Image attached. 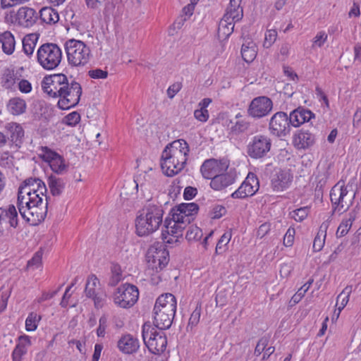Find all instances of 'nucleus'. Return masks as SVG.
I'll return each instance as SVG.
<instances>
[{"mask_svg":"<svg viewBox=\"0 0 361 361\" xmlns=\"http://www.w3.org/2000/svg\"><path fill=\"white\" fill-rule=\"evenodd\" d=\"M45 183L38 178L25 179L18 188V208L21 216L27 222L34 224L37 220H43L47 212L49 197L47 195Z\"/></svg>","mask_w":361,"mask_h":361,"instance_id":"f257e3e1","label":"nucleus"},{"mask_svg":"<svg viewBox=\"0 0 361 361\" xmlns=\"http://www.w3.org/2000/svg\"><path fill=\"white\" fill-rule=\"evenodd\" d=\"M190 152L189 145L183 139L169 144L161 154V166L164 173L173 176L185 166Z\"/></svg>","mask_w":361,"mask_h":361,"instance_id":"f03ea898","label":"nucleus"},{"mask_svg":"<svg viewBox=\"0 0 361 361\" xmlns=\"http://www.w3.org/2000/svg\"><path fill=\"white\" fill-rule=\"evenodd\" d=\"M163 214L161 204L149 203L145 205L135 221L137 234L144 236L157 231L162 223Z\"/></svg>","mask_w":361,"mask_h":361,"instance_id":"7ed1b4c3","label":"nucleus"},{"mask_svg":"<svg viewBox=\"0 0 361 361\" xmlns=\"http://www.w3.org/2000/svg\"><path fill=\"white\" fill-rule=\"evenodd\" d=\"M37 61L47 71L56 69L62 61L61 49L55 43L47 42L38 48L36 54Z\"/></svg>","mask_w":361,"mask_h":361,"instance_id":"20e7f679","label":"nucleus"},{"mask_svg":"<svg viewBox=\"0 0 361 361\" xmlns=\"http://www.w3.org/2000/svg\"><path fill=\"white\" fill-rule=\"evenodd\" d=\"M64 47L68 62L71 66H84L89 62L90 49L83 42L71 39L65 42Z\"/></svg>","mask_w":361,"mask_h":361,"instance_id":"39448f33","label":"nucleus"},{"mask_svg":"<svg viewBox=\"0 0 361 361\" xmlns=\"http://www.w3.org/2000/svg\"><path fill=\"white\" fill-rule=\"evenodd\" d=\"M348 190L345 187L344 182L338 181L334 185L330 191V200L332 205L331 214L337 213L339 215L346 212L353 203L355 197L353 195L352 199L347 200Z\"/></svg>","mask_w":361,"mask_h":361,"instance_id":"423d86ee","label":"nucleus"},{"mask_svg":"<svg viewBox=\"0 0 361 361\" xmlns=\"http://www.w3.org/2000/svg\"><path fill=\"white\" fill-rule=\"evenodd\" d=\"M82 95V87L74 80L68 82L67 88L65 87L61 94H58L59 98L57 105L63 110L75 107L80 102Z\"/></svg>","mask_w":361,"mask_h":361,"instance_id":"0eeeda50","label":"nucleus"},{"mask_svg":"<svg viewBox=\"0 0 361 361\" xmlns=\"http://www.w3.org/2000/svg\"><path fill=\"white\" fill-rule=\"evenodd\" d=\"M139 298L137 286L125 283L118 287L114 294L115 304L122 308H130L133 306Z\"/></svg>","mask_w":361,"mask_h":361,"instance_id":"6e6552de","label":"nucleus"},{"mask_svg":"<svg viewBox=\"0 0 361 361\" xmlns=\"http://www.w3.org/2000/svg\"><path fill=\"white\" fill-rule=\"evenodd\" d=\"M142 334L143 341L149 350L154 348L158 352H163L165 350L167 344L166 336L157 332L149 322L142 326Z\"/></svg>","mask_w":361,"mask_h":361,"instance_id":"1a4fd4ad","label":"nucleus"},{"mask_svg":"<svg viewBox=\"0 0 361 361\" xmlns=\"http://www.w3.org/2000/svg\"><path fill=\"white\" fill-rule=\"evenodd\" d=\"M271 147V139L266 135H255L247 146V153L252 159H261L267 156Z\"/></svg>","mask_w":361,"mask_h":361,"instance_id":"9d476101","label":"nucleus"},{"mask_svg":"<svg viewBox=\"0 0 361 361\" xmlns=\"http://www.w3.org/2000/svg\"><path fill=\"white\" fill-rule=\"evenodd\" d=\"M68 78L63 73L53 74L45 76L42 82V87L49 96L57 98L64 88L68 87Z\"/></svg>","mask_w":361,"mask_h":361,"instance_id":"9b49d317","label":"nucleus"},{"mask_svg":"<svg viewBox=\"0 0 361 361\" xmlns=\"http://www.w3.org/2000/svg\"><path fill=\"white\" fill-rule=\"evenodd\" d=\"M199 211V206L195 202L181 203L171 209L170 215L176 219V224H190Z\"/></svg>","mask_w":361,"mask_h":361,"instance_id":"f8f14e48","label":"nucleus"},{"mask_svg":"<svg viewBox=\"0 0 361 361\" xmlns=\"http://www.w3.org/2000/svg\"><path fill=\"white\" fill-rule=\"evenodd\" d=\"M273 108L271 99L266 96L254 98L250 103L247 112L253 118H262L267 116Z\"/></svg>","mask_w":361,"mask_h":361,"instance_id":"ddd939ff","label":"nucleus"},{"mask_svg":"<svg viewBox=\"0 0 361 361\" xmlns=\"http://www.w3.org/2000/svg\"><path fill=\"white\" fill-rule=\"evenodd\" d=\"M289 116L285 112L275 113L271 118L269 123V130L271 134L277 137L287 135L290 131L292 124L289 122Z\"/></svg>","mask_w":361,"mask_h":361,"instance_id":"4468645a","label":"nucleus"},{"mask_svg":"<svg viewBox=\"0 0 361 361\" xmlns=\"http://www.w3.org/2000/svg\"><path fill=\"white\" fill-rule=\"evenodd\" d=\"M228 166L229 161L226 159H209L203 162L200 171L204 178L212 180L215 176L226 172Z\"/></svg>","mask_w":361,"mask_h":361,"instance_id":"2eb2a0df","label":"nucleus"},{"mask_svg":"<svg viewBox=\"0 0 361 361\" xmlns=\"http://www.w3.org/2000/svg\"><path fill=\"white\" fill-rule=\"evenodd\" d=\"M315 129H302L297 130L293 136V145L298 150H306L312 147L317 141Z\"/></svg>","mask_w":361,"mask_h":361,"instance_id":"dca6fc26","label":"nucleus"},{"mask_svg":"<svg viewBox=\"0 0 361 361\" xmlns=\"http://www.w3.org/2000/svg\"><path fill=\"white\" fill-rule=\"evenodd\" d=\"M146 257L149 267L157 273L162 271L170 260L169 250H147Z\"/></svg>","mask_w":361,"mask_h":361,"instance_id":"f3484780","label":"nucleus"},{"mask_svg":"<svg viewBox=\"0 0 361 361\" xmlns=\"http://www.w3.org/2000/svg\"><path fill=\"white\" fill-rule=\"evenodd\" d=\"M259 184L257 176L249 173L240 186L231 194L233 198L243 199L254 195L259 190Z\"/></svg>","mask_w":361,"mask_h":361,"instance_id":"a211bd4d","label":"nucleus"},{"mask_svg":"<svg viewBox=\"0 0 361 361\" xmlns=\"http://www.w3.org/2000/svg\"><path fill=\"white\" fill-rule=\"evenodd\" d=\"M293 176L288 170L279 169L271 176V185L274 191L280 192L287 189L292 182Z\"/></svg>","mask_w":361,"mask_h":361,"instance_id":"6ab92c4d","label":"nucleus"},{"mask_svg":"<svg viewBox=\"0 0 361 361\" xmlns=\"http://www.w3.org/2000/svg\"><path fill=\"white\" fill-rule=\"evenodd\" d=\"M7 140L11 142L12 146L20 148L23 143L25 132L19 123L15 122L8 123L5 126Z\"/></svg>","mask_w":361,"mask_h":361,"instance_id":"aec40b11","label":"nucleus"},{"mask_svg":"<svg viewBox=\"0 0 361 361\" xmlns=\"http://www.w3.org/2000/svg\"><path fill=\"white\" fill-rule=\"evenodd\" d=\"M164 312L169 314L175 316L176 311V299L171 293L161 295L156 300L154 310Z\"/></svg>","mask_w":361,"mask_h":361,"instance_id":"412c9836","label":"nucleus"},{"mask_svg":"<svg viewBox=\"0 0 361 361\" xmlns=\"http://www.w3.org/2000/svg\"><path fill=\"white\" fill-rule=\"evenodd\" d=\"M289 118V122L292 126L298 128L306 122H310L312 118H314L315 115L310 110L299 106L290 113Z\"/></svg>","mask_w":361,"mask_h":361,"instance_id":"4be33fe9","label":"nucleus"},{"mask_svg":"<svg viewBox=\"0 0 361 361\" xmlns=\"http://www.w3.org/2000/svg\"><path fill=\"white\" fill-rule=\"evenodd\" d=\"M16 19L18 25L29 27L35 23L37 14L33 8L24 6L18 9L16 15Z\"/></svg>","mask_w":361,"mask_h":361,"instance_id":"5701e85b","label":"nucleus"},{"mask_svg":"<svg viewBox=\"0 0 361 361\" xmlns=\"http://www.w3.org/2000/svg\"><path fill=\"white\" fill-rule=\"evenodd\" d=\"M235 173L231 171L226 173L223 172L212 178L210 187L214 190H221L232 185L235 182Z\"/></svg>","mask_w":361,"mask_h":361,"instance_id":"b1692460","label":"nucleus"},{"mask_svg":"<svg viewBox=\"0 0 361 361\" xmlns=\"http://www.w3.org/2000/svg\"><path fill=\"white\" fill-rule=\"evenodd\" d=\"M117 347L124 354H133L137 351L138 340L130 334L123 335L117 343Z\"/></svg>","mask_w":361,"mask_h":361,"instance_id":"393cba45","label":"nucleus"},{"mask_svg":"<svg viewBox=\"0 0 361 361\" xmlns=\"http://www.w3.org/2000/svg\"><path fill=\"white\" fill-rule=\"evenodd\" d=\"M30 345L31 341L29 336H20L18 338V343L11 354L12 361H22V357L27 353V348Z\"/></svg>","mask_w":361,"mask_h":361,"instance_id":"a878e982","label":"nucleus"},{"mask_svg":"<svg viewBox=\"0 0 361 361\" xmlns=\"http://www.w3.org/2000/svg\"><path fill=\"white\" fill-rule=\"evenodd\" d=\"M175 316L161 312L159 310H153V324L154 326L161 330L169 329L173 322Z\"/></svg>","mask_w":361,"mask_h":361,"instance_id":"bb28decb","label":"nucleus"},{"mask_svg":"<svg viewBox=\"0 0 361 361\" xmlns=\"http://www.w3.org/2000/svg\"><path fill=\"white\" fill-rule=\"evenodd\" d=\"M0 43L2 50L6 54L11 55L13 53L16 41L13 35L10 31L0 32Z\"/></svg>","mask_w":361,"mask_h":361,"instance_id":"cd10ccee","label":"nucleus"},{"mask_svg":"<svg viewBox=\"0 0 361 361\" xmlns=\"http://www.w3.org/2000/svg\"><path fill=\"white\" fill-rule=\"evenodd\" d=\"M225 18L229 19L231 22L235 23L242 20L243 17V9L240 4L229 3L224 15Z\"/></svg>","mask_w":361,"mask_h":361,"instance_id":"c85d7f7f","label":"nucleus"},{"mask_svg":"<svg viewBox=\"0 0 361 361\" xmlns=\"http://www.w3.org/2000/svg\"><path fill=\"white\" fill-rule=\"evenodd\" d=\"M235 23L231 22L229 19L222 17L219 23L217 35L220 40H225L233 33Z\"/></svg>","mask_w":361,"mask_h":361,"instance_id":"c756f323","label":"nucleus"},{"mask_svg":"<svg viewBox=\"0 0 361 361\" xmlns=\"http://www.w3.org/2000/svg\"><path fill=\"white\" fill-rule=\"evenodd\" d=\"M47 183L53 196H60L66 186L64 179L54 175L49 176Z\"/></svg>","mask_w":361,"mask_h":361,"instance_id":"7c9ffc66","label":"nucleus"},{"mask_svg":"<svg viewBox=\"0 0 361 361\" xmlns=\"http://www.w3.org/2000/svg\"><path fill=\"white\" fill-rule=\"evenodd\" d=\"M26 107L25 101L20 97L11 98L7 104L8 111L14 116H18L25 113Z\"/></svg>","mask_w":361,"mask_h":361,"instance_id":"2f4dec72","label":"nucleus"},{"mask_svg":"<svg viewBox=\"0 0 361 361\" xmlns=\"http://www.w3.org/2000/svg\"><path fill=\"white\" fill-rule=\"evenodd\" d=\"M176 219H166L164 221V226L167 228L168 234L171 233L172 236L179 238L182 237V231L185 228L187 224H176Z\"/></svg>","mask_w":361,"mask_h":361,"instance_id":"473e14b6","label":"nucleus"},{"mask_svg":"<svg viewBox=\"0 0 361 361\" xmlns=\"http://www.w3.org/2000/svg\"><path fill=\"white\" fill-rule=\"evenodd\" d=\"M41 20L47 24H54L59 20L58 12L51 7H44L40 11Z\"/></svg>","mask_w":361,"mask_h":361,"instance_id":"72a5a7b5","label":"nucleus"},{"mask_svg":"<svg viewBox=\"0 0 361 361\" xmlns=\"http://www.w3.org/2000/svg\"><path fill=\"white\" fill-rule=\"evenodd\" d=\"M241 55L245 62H252L257 56L255 44L253 42H249L247 44H243L241 47Z\"/></svg>","mask_w":361,"mask_h":361,"instance_id":"f704fd0d","label":"nucleus"},{"mask_svg":"<svg viewBox=\"0 0 361 361\" xmlns=\"http://www.w3.org/2000/svg\"><path fill=\"white\" fill-rule=\"evenodd\" d=\"M230 123L232 124L230 128V131L235 135H238L246 132L250 127V123L247 119H240L238 121L231 120Z\"/></svg>","mask_w":361,"mask_h":361,"instance_id":"c9c22d12","label":"nucleus"},{"mask_svg":"<svg viewBox=\"0 0 361 361\" xmlns=\"http://www.w3.org/2000/svg\"><path fill=\"white\" fill-rule=\"evenodd\" d=\"M37 39L38 37L35 34L28 35L23 38V50L27 56L32 55Z\"/></svg>","mask_w":361,"mask_h":361,"instance_id":"e433bc0d","label":"nucleus"},{"mask_svg":"<svg viewBox=\"0 0 361 361\" xmlns=\"http://www.w3.org/2000/svg\"><path fill=\"white\" fill-rule=\"evenodd\" d=\"M348 216V219H343L338 227L336 231V235L338 237H343L345 235L351 228L353 222L355 219V212H350Z\"/></svg>","mask_w":361,"mask_h":361,"instance_id":"4c0bfd02","label":"nucleus"},{"mask_svg":"<svg viewBox=\"0 0 361 361\" xmlns=\"http://www.w3.org/2000/svg\"><path fill=\"white\" fill-rule=\"evenodd\" d=\"M5 209L4 213V220L5 218L8 219V224L11 227L16 228L18 225V212L14 205L11 204L7 209Z\"/></svg>","mask_w":361,"mask_h":361,"instance_id":"58836bf2","label":"nucleus"},{"mask_svg":"<svg viewBox=\"0 0 361 361\" xmlns=\"http://www.w3.org/2000/svg\"><path fill=\"white\" fill-rule=\"evenodd\" d=\"M111 276L109 281V286H116L122 279V271L121 266L115 262L111 265Z\"/></svg>","mask_w":361,"mask_h":361,"instance_id":"ea45409f","label":"nucleus"},{"mask_svg":"<svg viewBox=\"0 0 361 361\" xmlns=\"http://www.w3.org/2000/svg\"><path fill=\"white\" fill-rule=\"evenodd\" d=\"M201 304L198 302L190 317L188 324L186 327V331L188 332L191 331L193 327L196 326L198 324L201 316Z\"/></svg>","mask_w":361,"mask_h":361,"instance_id":"a19ab883","label":"nucleus"},{"mask_svg":"<svg viewBox=\"0 0 361 361\" xmlns=\"http://www.w3.org/2000/svg\"><path fill=\"white\" fill-rule=\"evenodd\" d=\"M55 159L51 161L49 166L51 170L58 174H62L66 169L64 160L59 154H54Z\"/></svg>","mask_w":361,"mask_h":361,"instance_id":"79ce46f5","label":"nucleus"},{"mask_svg":"<svg viewBox=\"0 0 361 361\" xmlns=\"http://www.w3.org/2000/svg\"><path fill=\"white\" fill-rule=\"evenodd\" d=\"M352 286H347L337 297L336 305L340 302L338 310L341 312L347 305L350 293H352Z\"/></svg>","mask_w":361,"mask_h":361,"instance_id":"37998d69","label":"nucleus"},{"mask_svg":"<svg viewBox=\"0 0 361 361\" xmlns=\"http://www.w3.org/2000/svg\"><path fill=\"white\" fill-rule=\"evenodd\" d=\"M99 283L97 277L94 274L90 275L87 281L85 293L87 298L94 296L95 288Z\"/></svg>","mask_w":361,"mask_h":361,"instance_id":"c03bdc74","label":"nucleus"},{"mask_svg":"<svg viewBox=\"0 0 361 361\" xmlns=\"http://www.w3.org/2000/svg\"><path fill=\"white\" fill-rule=\"evenodd\" d=\"M41 317L35 312H30L25 320V329L27 331H35L40 321Z\"/></svg>","mask_w":361,"mask_h":361,"instance_id":"a18cd8bd","label":"nucleus"},{"mask_svg":"<svg viewBox=\"0 0 361 361\" xmlns=\"http://www.w3.org/2000/svg\"><path fill=\"white\" fill-rule=\"evenodd\" d=\"M310 211V207L308 206L302 207L299 209H295L290 213L291 218L294 219L296 221L302 222L307 218Z\"/></svg>","mask_w":361,"mask_h":361,"instance_id":"49530a36","label":"nucleus"},{"mask_svg":"<svg viewBox=\"0 0 361 361\" xmlns=\"http://www.w3.org/2000/svg\"><path fill=\"white\" fill-rule=\"evenodd\" d=\"M16 82V76L13 71L7 70L2 78L3 86L6 89L11 88Z\"/></svg>","mask_w":361,"mask_h":361,"instance_id":"de8ad7c7","label":"nucleus"},{"mask_svg":"<svg viewBox=\"0 0 361 361\" xmlns=\"http://www.w3.org/2000/svg\"><path fill=\"white\" fill-rule=\"evenodd\" d=\"M195 9V3H191L187 6H185L182 12L184 16H182L180 21L176 20L175 23L178 24V27H180V25L183 24L185 21L188 20L192 14Z\"/></svg>","mask_w":361,"mask_h":361,"instance_id":"09e8293b","label":"nucleus"},{"mask_svg":"<svg viewBox=\"0 0 361 361\" xmlns=\"http://www.w3.org/2000/svg\"><path fill=\"white\" fill-rule=\"evenodd\" d=\"M42 250H39L37 252H35L32 258L27 262V268H38L42 264Z\"/></svg>","mask_w":361,"mask_h":361,"instance_id":"8fccbe9b","label":"nucleus"},{"mask_svg":"<svg viewBox=\"0 0 361 361\" xmlns=\"http://www.w3.org/2000/svg\"><path fill=\"white\" fill-rule=\"evenodd\" d=\"M277 32L275 30H269L265 33V39L263 43L264 48H269L276 41Z\"/></svg>","mask_w":361,"mask_h":361,"instance_id":"3c124183","label":"nucleus"},{"mask_svg":"<svg viewBox=\"0 0 361 361\" xmlns=\"http://www.w3.org/2000/svg\"><path fill=\"white\" fill-rule=\"evenodd\" d=\"M80 121V115L76 112L73 111L67 116H66L63 119V123L71 126H74Z\"/></svg>","mask_w":361,"mask_h":361,"instance_id":"603ef678","label":"nucleus"},{"mask_svg":"<svg viewBox=\"0 0 361 361\" xmlns=\"http://www.w3.org/2000/svg\"><path fill=\"white\" fill-rule=\"evenodd\" d=\"M108 318L107 316L103 314L99 320V326L97 329V334L99 337H104L106 329L107 327Z\"/></svg>","mask_w":361,"mask_h":361,"instance_id":"864d4df0","label":"nucleus"},{"mask_svg":"<svg viewBox=\"0 0 361 361\" xmlns=\"http://www.w3.org/2000/svg\"><path fill=\"white\" fill-rule=\"evenodd\" d=\"M327 34L324 31L319 32L313 39L312 47H321L327 40Z\"/></svg>","mask_w":361,"mask_h":361,"instance_id":"5fc2aeb1","label":"nucleus"},{"mask_svg":"<svg viewBox=\"0 0 361 361\" xmlns=\"http://www.w3.org/2000/svg\"><path fill=\"white\" fill-rule=\"evenodd\" d=\"M295 231L294 228L290 227L284 237H283V245L286 247H291L294 242Z\"/></svg>","mask_w":361,"mask_h":361,"instance_id":"6e6d98bb","label":"nucleus"},{"mask_svg":"<svg viewBox=\"0 0 361 361\" xmlns=\"http://www.w3.org/2000/svg\"><path fill=\"white\" fill-rule=\"evenodd\" d=\"M269 343V339L267 337H262L257 342V345L255 349L254 354L255 356H259L262 353H263L265 350V348L267 346Z\"/></svg>","mask_w":361,"mask_h":361,"instance_id":"4d7b16f0","label":"nucleus"},{"mask_svg":"<svg viewBox=\"0 0 361 361\" xmlns=\"http://www.w3.org/2000/svg\"><path fill=\"white\" fill-rule=\"evenodd\" d=\"M231 231H226L218 240L215 248H222L226 246L231 239Z\"/></svg>","mask_w":361,"mask_h":361,"instance_id":"13d9d810","label":"nucleus"},{"mask_svg":"<svg viewBox=\"0 0 361 361\" xmlns=\"http://www.w3.org/2000/svg\"><path fill=\"white\" fill-rule=\"evenodd\" d=\"M88 75L94 79H104L107 77L108 73L106 71L97 68L89 71Z\"/></svg>","mask_w":361,"mask_h":361,"instance_id":"bf43d9fd","label":"nucleus"},{"mask_svg":"<svg viewBox=\"0 0 361 361\" xmlns=\"http://www.w3.org/2000/svg\"><path fill=\"white\" fill-rule=\"evenodd\" d=\"M194 117L199 121L206 122L209 118V111L204 109H196L194 111Z\"/></svg>","mask_w":361,"mask_h":361,"instance_id":"052dcab7","label":"nucleus"},{"mask_svg":"<svg viewBox=\"0 0 361 361\" xmlns=\"http://www.w3.org/2000/svg\"><path fill=\"white\" fill-rule=\"evenodd\" d=\"M182 84L180 82H175L170 85L167 90V95L170 99L174 96L181 90Z\"/></svg>","mask_w":361,"mask_h":361,"instance_id":"680f3d73","label":"nucleus"},{"mask_svg":"<svg viewBox=\"0 0 361 361\" xmlns=\"http://www.w3.org/2000/svg\"><path fill=\"white\" fill-rule=\"evenodd\" d=\"M197 194V190L196 188L188 186L184 190L183 197L186 200H190L193 199Z\"/></svg>","mask_w":361,"mask_h":361,"instance_id":"e2e57ef3","label":"nucleus"},{"mask_svg":"<svg viewBox=\"0 0 361 361\" xmlns=\"http://www.w3.org/2000/svg\"><path fill=\"white\" fill-rule=\"evenodd\" d=\"M271 230V224L265 222L262 224L258 228L257 232V237L262 238L264 237Z\"/></svg>","mask_w":361,"mask_h":361,"instance_id":"0e129e2a","label":"nucleus"},{"mask_svg":"<svg viewBox=\"0 0 361 361\" xmlns=\"http://www.w3.org/2000/svg\"><path fill=\"white\" fill-rule=\"evenodd\" d=\"M226 209L224 206L216 205L212 209V218L216 219H220L226 214Z\"/></svg>","mask_w":361,"mask_h":361,"instance_id":"69168bd1","label":"nucleus"},{"mask_svg":"<svg viewBox=\"0 0 361 361\" xmlns=\"http://www.w3.org/2000/svg\"><path fill=\"white\" fill-rule=\"evenodd\" d=\"M29 0H1V5L3 8L12 7L17 4H23Z\"/></svg>","mask_w":361,"mask_h":361,"instance_id":"338daca9","label":"nucleus"},{"mask_svg":"<svg viewBox=\"0 0 361 361\" xmlns=\"http://www.w3.org/2000/svg\"><path fill=\"white\" fill-rule=\"evenodd\" d=\"M20 92L23 93H29L32 90L31 83L27 80H21L18 84Z\"/></svg>","mask_w":361,"mask_h":361,"instance_id":"774afa93","label":"nucleus"}]
</instances>
